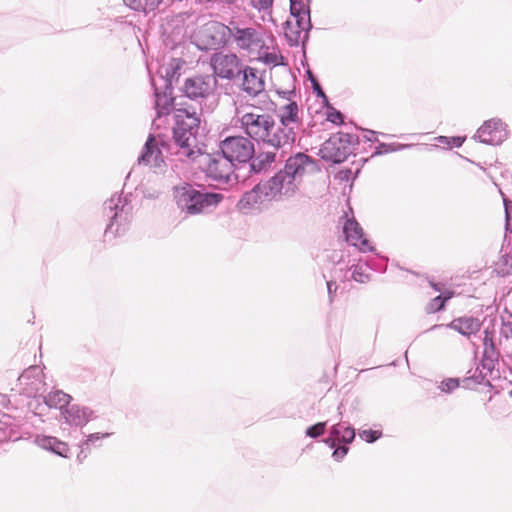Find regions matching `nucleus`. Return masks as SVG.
<instances>
[{
  "label": "nucleus",
  "mask_w": 512,
  "mask_h": 512,
  "mask_svg": "<svg viewBox=\"0 0 512 512\" xmlns=\"http://www.w3.org/2000/svg\"><path fill=\"white\" fill-rule=\"evenodd\" d=\"M328 421L317 422L305 430V435L312 439H318L328 431Z\"/></svg>",
  "instance_id": "c9c22d12"
},
{
  "label": "nucleus",
  "mask_w": 512,
  "mask_h": 512,
  "mask_svg": "<svg viewBox=\"0 0 512 512\" xmlns=\"http://www.w3.org/2000/svg\"><path fill=\"white\" fill-rule=\"evenodd\" d=\"M174 110V126L172 135L174 143L183 150V154L192 161L202 155V150L197 147L194 149L190 140L196 141L200 125V114L202 112L201 103L198 105H188L184 101H175L172 106Z\"/></svg>",
  "instance_id": "f03ea898"
},
{
  "label": "nucleus",
  "mask_w": 512,
  "mask_h": 512,
  "mask_svg": "<svg viewBox=\"0 0 512 512\" xmlns=\"http://www.w3.org/2000/svg\"><path fill=\"white\" fill-rule=\"evenodd\" d=\"M311 88L313 90V92L315 93V95L320 98V97H325V92L322 88V86L320 85L318 79L317 80H311Z\"/></svg>",
  "instance_id": "5fc2aeb1"
},
{
  "label": "nucleus",
  "mask_w": 512,
  "mask_h": 512,
  "mask_svg": "<svg viewBox=\"0 0 512 512\" xmlns=\"http://www.w3.org/2000/svg\"><path fill=\"white\" fill-rule=\"evenodd\" d=\"M508 137L507 125L500 118L485 121L477 130L473 139L480 143L498 146Z\"/></svg>",
  "instance_id": "dca6fc26"
},
{
  "label": "nucleus",
  "mask_w": 512,
  "mask_h": 512,
  "mask_svg": "<svg viewBox=\"0 0 512 512\" xmlns=\"http://www.w3.org/2000/svg\"><path fill=\"white\" fill-rule=\"evenodd\" d=\"M277 93L283 99L289 100V102L292 101L291 98L296 95V91L294 89H292V90H279V91H277Z\"/></svg>",
  "instance_id": "bf43d9fd"
},
{
  "label": "nucleus",
  "mask_w": 512,
  "mask_h": 512,
  "mask_svg": "<svg viewBox=\"0 0 512 512\" xmlns=\"http://www.w3.org/2000/svg\"><path fill=\"white\" fill-rule=\"evenodd\" d=\"M500 334L506 339L512 338V313L507 309L501 314Z\"/></svg>",
  "instance_id": "72a5a7b5"
},
{
  "label": "nucleus",
  "mask_w": 512,
  "mask_h": 512,
  "mask_svg": "<svg viewBox=\"0 0 512 512\" xmlns=\"http://www.w3.org/2000/svg\"><path fill=\"white\" fill-rule=\"evenodd\" d=\"M413 147V144H402V143H383L378 142V145L375 147V151L372 156H380L392 152L402 151L407 148Z\"/></svg>",
  "instance_id": "7c9ffc66"
},
{
  "label": "nucleus",
  "mask_w": 512,
  "mask_h": 512,
  "mask_svg": "<svg viewBox=\"0 0 512 512\" xmlns=\"http://www.w3.org/2000/svg\"><path fill=\"white\" fill-rule=\"evenodd\" d=\"M18 381L21 386V394L26 398L43 395L46 391V384L41 378V370L38 366H30L24 370Z\"/></svg>",
  "instance_id": "a211bd4d"
},
{
  "label": "nucleus",
  "mask_w": 512,
  "mask_h": 512,
  "mask_svg": "<svg viewBox=\"0 0 512 512\" xmlns=\"http://www.w3.org/2000/svg\"><path fill=\"white\" fill-rule=\"evenodd\" d=\"M345 240L349 245L356 247L360 252H374L375 247L365 237V233L361 225L355 218L348 219L343 226Z\"/></svg>",
  "instance_id": "aec40b11"
},
{
  "label": "nucleus",
  "mask_w": 512,
  "mask_h": 512,
  "mask_svg": "<svg viewBox=\"0 0 512 512\" xmlns=\"http://www.w3.org/2000/svg\"><path fill=\"white\" fill-rule=\"evenodd\" d=\"M131 194L125 197L115 193L103 204V216L108 220L104 231V241L122 236L129 229L132 219Z\"/></svg>",
  "instance_id": "7ed1b4c3"
},
{
  "label": "nucleus",
  "mask_w": 512,
  "mask_h": 512,
  "mask_svg": "<svg viewBox=\"0 0 512 512\" xmlns=\"http://www.w3.org/2000/svg\"><path fill=\"white\" fill-rule=\"evenodd\" d=\"M264 64L270 65H282L283 62H278V57L273 52H264L259 58ZM281 61H284V57L280 56Z\"/></svg>",
  "instance_id": "c03bdc74"
},
{
  "label": "nucleus",
  "mask_w": 512,
  "mask_h": 512,
  "mask_svg": "<svg viewBox=\"0 0 512 512\" xmlns=\"http://www.w3.org/2000/svg\"><path fill=\"white\" fill-rule=\"evenodd\" d=\"M495 319H491L490 322L493 324ZM483 356L492 358L494 360H499L500 352L496 347L495 341H494V325H492V330H490V327L487 326L484 329V337H483Z\"/></svg>",
  "instance_id": "a878e982"
},
{
  "label": "nucleus",
  "mask_w": 512,
  "mask_h": 512,
  "mask_svg": "<svg viewBox=\"0 0 512 512\" xmlns=\"http://www.w3.org/2000/svg\"><path fill=\"white\" fill-rule=\"evenodd\" d=\"M27 399V412L31 413L33 416H43L49 410V404L44 394L28 397Z\"/></svg>",
  "instance_id": "c85d7f7f"
},
{
  "label": "nucleus",
  "mask_w": 512,
  "mask_h": 512,
  "mask_svg": "<svg viewBox=\"0 0 512 512\" xmlns=\"http://www.w3.org/2000/svg\"><path fill=\"white\" fill-rule=\"evenodd\" d=\"M503 204L505 209V218H512V200L503 197Z\"/></svg>",
  "instance_id": "13d9d810"
},
{
  "label": "nucleus",
  "mask_w": 512,
  "mask_h": 512,
  "mask_svg": "<svg viewBox=\"0 0 512 512\" xmlns=\"http://www.w3.org/2000/svg\"><path fill=\"white\" fill-rule=\"evenodd\" d=\"M357 129H359V127L356 126ZM360 130H362L365 134L363 135V138L366 142H379L378 139L376 137H374L377 132L373 131V130H370V129H363V128H360Z\"/></svg>",
  "instance_id": "6e6d98bb"
},
{
  "label": "nucleus",
  "mask_w": 512,
  "mask_h": 512,
  "mask_svg": "<svg viewBox=\"0 0 512 512\" xmlns=\"http://www.w3.org/2000/svg\"><path fill=\"white\" fill-rule=\"evenodd\" d=\"M123 3L134 11H144L142 0H123Z\"/></svg>",
  "instance_id": "8fccbe9b"
},
{
  "label": "nucleus",
  "mask_w": 512,
  "mask_h": 512,
  "mask_svg": "<svg viewBox=\"0 0 512 512\" xmlns=\"http://www.w3.org/2000/svg\"><path fill=\"white\" fill-rule=\"evenodd\" d=\"M290 0V15H307L310 13L311 0Z\"/></svg>",
  "instance_id": "e433bc0d"
},
{
  "label": "nucleus",
  "mask_w": 512,
  "mask_h": 512,
  "mask_svg": "<svg viewBox=\"0 0 512 512\" xmlns=\"http://www.w3.org/2000/svg\"><path fill=\"white\" fill-rule=\"evenodd\" d=\"M475 382L478 385H485L487 387L493 388V385L491 384L490 380L488 379V373L483 371L480 366H477L475 369V372L471 375Z\"/></svg>",
  "instance_id": "37998d69"
},
{
  "label": "nucleus",
  "mask_w": 512,
  "mask_h": 512,
  "mask_svg": "<svg viewBox=\"0 0 512 512\" xmlns=\"http://www.w3.org/2000/svg\"><path fill=\"white\" fill-rule=\"evenodd\" d=\"M449 298H450V296H446V295H442V294L434 297L429 302V304L427 306V311L429 313H436L441 310H444Z\"/></svg>",
  "instance_id": "58836bf2"
},
{
  "label": "nucleus",
  "mask_w": 512,
  "mask_h": 512,
  "mask_svg": "<svg viewBox=\"0 0 512 512\" xmlns=\"http://www.w3.org/2000/svg\"><path fill=\"white\" fill-rule=\"evenodd\" d=\"M22 425L23 421L19 416H11L0 412V444L22 439Z\"/></svg>",
  "instance_id": "4be33fe9"
},
{
  "label": "nucleus",
  "mask_w": 512,
  "mask_h": 512,
  "mask_svg": "<svg viewBox=\"0 0 512 512\" xmlns=\"http://www.w3.org/2000/svg\"><path fill=\"white\" fill-rule=\"evenodd\" d=\"M277 196H281L280 192L275 185H272L270 179L261 181L241 196L237 208L240 212L248 214L259 210L264 201L277 199Z\"/></svg>",
  "instance_id": "9b49d317"
},
{
  "label": "nucleus",
  "mask_w": 512,
  "mask_h": 512,
  "mask_svg": "<svg viewBox=\"0 0 512 512\" xmlns=\"http://www.w3.org/2000/svg\"><path fill=\"white\" fill-rule=\"evenodd\" d=\"M359 144L356 134L337 132L332 134L321 146L319 155L322 160L333 164L344 162Z\"/></svg>",
  "instance_id": "1a4fd4ad"
},
{
  "label": "nucleus",
  "mask_w": 512,
  "mask_h": 512,
  "mask_svg": "<svg viewBox=\"0 0 512 512\" xmlns=\"http://www.w3.org/2000/svg\"><path fill=\"white\" fill-rule=\"evenodd\" d=\"M445 327L453 329L463 336L470 337L480 330L481 323L479 319L473 316H464L453 319Z\"/></svg>",
  "instance_id": "b1692460"
},
{
  "label": "nucleus",
  "mask_w": 512,
  "mask_h": 512,
  "mask_svg": "<svg viewBox=\"0 0 512 512\" xmlns=\"http://www.w3.org/2000/svg\"><path fill=\"white\" fill-rule=\"evenodd\" d=\"M509 395L512 398V389L509 391Z\"/></svg>",
  "instance_id": "774afa93"
},
{
  "label": "nucleus",
  "mask_w": 512,
  "mask_h": 512,
  "mask_svg": "<svg viewBox=\"0 0 512 512\" xmlns=\"http://www.w3.org/2000/svg\"><path fill=\"white\" fill-rule=\"evenodd\" d=\"M158 140L153 134H149L143 149L138 157V164L149 165L155 169L165 166L163 151H169L170 143L164 135L158 134Z\"/></svg>",
  "instance_id": "4468645a"
},
{
  "label": "nucleus",
  "mask_w": 512,
  "mask_h": 512,
  "mask_svg": "<svg viewBox=\"0 0 512 512\" xmlns=\"http://www.w3.org/2000/svg\"><path fill=\"white\" fill-rule=\"evenodd\" d=\"M217 79L215 75H197L189 77L185 80L181 91L183 95L177 96L178 101H183V98L197 101L198 99H205L213 93Z\"/></svg>",
  "instance_id": "2eb2a0df"
},
{
  "label": "nucleus",
  "mask_w": 512,
  "mask_h": 512,
  "mask_svg": "<svg viewBox=\"0 0 512 512\" xmlns=\"http://www.w3.org/2000/svg\"><path fill=\"white\" fill-rule=\"evenodd\" d=\"M498 362L499 360L482 356L479 366L483 371L487 372L492 379H495L499 377V371L496 369Z\"/></svg>",
  "instance_id": "f704fd0d"
},
{
  "label": "nucleus",
  "mask_w": 512,
  "mask_h": 512,
  "mask_svg": "<svg viewBox=\"0 0 512 512\" xmlns=\"http://www.w3.org/2000/svg\"><path fill=\"white\" fill-rule=\"evenodd\" d=\"M388 257L375 254L372 257H368L364 260L365 267L379 273H385L388 265Z\"/></svg>",
  "instance_id": "2f4dec72"
},
{
  "label": "nucleus",
  "mask_w": 512,
  "mask_h": 512,
  "mask_svg": "<svg viewBox=\"0 0 512 512\" xmlns=\"http://www.w3.org/2000/svg\"><path fill=\"white\" fill-rule=\"evenodd\" d=\"M199 48L201 50H220L223 49L231 39L229 26L211 21L207 23L199 32Z\"/></svg>",
  "instance_id": "f8f14e48"
},
{
  "label": "nucleus",
  "mask_w": 512,
  "mask_h": 512,
  "mask_svg": "<svg viewBox=\"0 0 512 512\" xmlns=\"http://www.w3.org/2000/svg\"><path fill=\"white\" fill-rule=\"evenodd\" d=\"M337 289H338V285H337L336 281H333V280L327 281V293H328V298H329L330 303H332L334 301V297L337 292Z\"/></svg>",
  "instance_id": "3c124183"
},
{
  "label": "nucleus",
  "mask_w": 512,
  "mask_h": 512,
  "mask_svg": "<svg viewBox=\"0 0 512 512\" xmlns=\"http://www.w3.org/2000/svg\"><path fill=\"white\" fill-rule=\"evenodd\" d=\"M367 267L364 265V260L360 259L359 262L355 265H352L349 270H351V278L355 282L359 283H367L370 281V274L366 272Z\"/></svg>",
  "instance_id": "473e14b6"
},
{
  "label": "nucleus",
  "mask_w": 512,
  "mask_h": 512,
  "mask_svg": "<svg viewBox=\"0 0 512 512\" xmlns=\"http://www.w3.org/2000/svg\"><path fill=\"white\" fill-rule=\"evenodd\" d=\"M320 99H322L323 106H324L326 109H327V107H328L329 105H331V104L329 103V99H328V97H327V95H326V94H325V97H320Z\"/></svg>",
  "instance_id": "69168bd1"
},
{
  "label": "nucleus",
  "mask_w": 512,
  "mask_h": 512,
  "mask_svg": "<svg viewBox=\"0 0 512 512\" xmlns=\"http://www.w3.org/2000/svg\"><path fill=\"white\" fill-rule=\"evenodd\" d=\"M449 141H450V137L449 136H439V137H437V142L439 144L446 145L447 147H448Z\"/></svg>",
  "instance_id": "e2e57ef3"
},
{
  "label": "nucleus",
  "mask_w": 512,
  "mask_h": 512,
  "mask_svg": "<svg viewBox=\"0 0 512 512\" xmlns=\"http://www.w3.org/2000/svg\"><path fill=\"white\" fill-rule=\"evenodd\" d=\"M79 447H80V451L77 454L76 459L79 463H82L87 458L88 454L90 453V450L86 446H84L82 443L79 445Z\"/></svg>",
  "instance_id": "4d7b16f0"
},
{
  "label": "nucleus",
  "mask_w": 512,
  "mask_h": 512,
  "mask_svg": "<svg viewBox=\"0 0 512 512\" xmlns=\"http://www.w3.org/2000/svg\"><path fill=\"white\" fill-rule=\"evenodd\" d=\"M505 232L512 233V218H505Z\"/></svg>",
  "instance_id": "680f3d73"
},
{
  "label": "nucleus",
  "mask_w": 512,
  "mask_h": 512,
  "mask_svg": "<svg viewBox=\"0 0 512 512\" xmlns=\"http://www.w3.org/2000/svg\"><path fill=\"white\" fill-rule=\"evenodd\" d=\"M112 435V433H92L86 436L85 440H83L81 443L86 446L90 451L91 447H99L101 446L100 440L109 438Z\"/></svg>",
  "instance_id": "4c0bfd02"
},
{
  "label": "nucleus",
  "mask_w": 512,
  "mask_h": 512,
  "mask_svg": "<svg viewBox=\"0 0 512 512\" xmlns=\"http://www.w3.org/2000/svg\"><path fill=\"white\" fill-rule=\"evenodd\" d=\"M61 416L64 424L76 428H83L89 421L97 418L91 408L71 403L63 409Z\"/></svg>",
  "instance_id": "412c9836"
},
{
  "label": "nucleus",
  "mask_w": 512,
  "mask_h": 512,
  "mask_svg": "<svg viewBox=\"0 0 512 512\" xmlns=\"http://www.w3.org/2000/svg\"><path fill=\"white\" fill-rule=\"evenodd\" d=\"M312 162V157L303 152H297L285 160L284 168L275 173L270 178V182L276 186L280 195L291 197L297 190L296 177L301 175L305 166Z\"/></svg>",
  "instance_id": "0eeeda50"
},
{
  "label": "nucleus",
  "mask_w": 512,
  "mask_h": 512,
  "mask_svg": "<svg viewBox=\"0 0 512 512\" xmlns=\"http://www.w3.org/2000/svg\"><path fill=\"white\" fill-rule=\"evenodd\" d=\"M240 76H242V90L248 95L259 96L260 100L265 104V109L268 112L276 113L277 104L264 92L265 82L259 76L258 70L246 65Z\"/></svg>",
  "instance_id": "ddd939ff"
},
{
  "label": "nucleus",
  "mask_w": 512,
  "mask_h": 512,
  "mask_svg": "<svg viewBox=\"0 0 512 512\" xmlns=\"http://www.w3.org/2000/svg\"><path fill=\"white\" fill-rule=\"evenodd\" d=\"M47 399V403L49 404L50 408H58L60 410V414L63 412V409H65L71 402L72 397L63 392L62 390H55L48 393V395H45Z\"/></svg>",
  "instance_id": "cd10ccee"
},
{
  "label": "nucleus",
  "mask_w": 512,
  "mask_h": 512,
  "mask_svg": "<svg viewBox=\"0 0 512 512\" xmlns=\"http://www.w3.org/2000/svg\"><path fill=\"white\" fill-rule=\"evenodd\" d=\"M177 207L188 215H197L206 207L218 205L224 198L221 193L206 191L200 186L184 183L173 188Z\"/></svg>",
  "instance_id": "20e7f679"
},
{
  "label": "nucleus",
  "mask_w": 512,
  "mask_h": 512,
  "mask_svg": "<svg viewBox=\"0 0 512 512\" xmlns=\"http://www.w3.org/2000/svg\"><path fill=\"white\" fill-rule=\"evenodd\" d=\"M320 99H322L323 106H324L326 109H327V107H328L329 105H331V104L329 103V99H328V97H327V95H326V94H325V97H320Z\"/></svg>",
  "instance_id": "0e129e2a"
},
{
  "label": "nucleus",
  "mask_w": 512,
  "mask_h": 512,
  "mask_svg": "<svg viewBox=\"0 0 512 512\" xmlns=\"http://www.w3.org/2000/svg\"><path fill=\"white\" fill-rule=\"evenodd\" d=\"M478 384L475 382L472 376H466L463 378H460V387H463L465 389L473 390L476 388Z\"/></svg>",
  "instance_id": "09e8293b"
},
{
  "label": "nucleus",
  "mask_w": 512,
  "mask_h": 512,
  "mask_svg": "<svg viewBox=\"0 0 512 512\" xmlns=\"http://www.w3.org/2000/svg\"><path fill=\"white\" fill-rule=\"evenodd\" d=\"M304 60L302 61V65L303 66H307V70H306V77L307 79L311 82V80H317V77L313 74V72L310 70L309 66H308V63H307V60H306V56L304 57Z\"/></svg>",
  "instance_id": "052dcab7"
},
{
  "label": "nucleus",
  "mask_w": 512,
  "mask_h": 512,
  "mask_svg": "<svg viewBox=\"0 0 512 512\" xmlns=\"http://www.w3.org/2000/svg\"><path fill=\"white\" fill-rule=\"evenodd\" d=\"M229 29L231 31V38H233L240 49H262L265 46L261 33L253 27L240 28L236 24L231 23Z\"/></svg>",
  "instance_id": "f3484780"
},
{
  "label": "nucleus",
  "mask_w": 512,
  "mask_h": 512,
  "mask_svg": "<svg viewBox=\"0 0 512 512\" xmlns=\"http://www.w3.org/2000/svg\"><path fill=\"white\" fill-rule=\"evenodd\" d=\"M360 170L358 169L355 174H353L352 170L349 168L342 169L337 173V178L341 181H350L354 180L355 177L359 174Z\"/></svg>",
  "instance_id": "a18cd8bd"
},
{
  "label": "nucleus",
  "mask_w": 512,
  "mask_h": 512,
  "mask_svg": "<svg viewBox=\"0 0 512 512\" xmlns=\"http://www.w3.org/2000/svg\"><path fill=\"white\" fill-rule=\"evenodd\" d=\"M284 37L290 47H298L301 44L302 30L297 28L291 20H286L283 24Z\"/></svg>",
  "instance_id": "c756f323"
},
{
  "label": "nucleus",
  "mask_w": 512,
  "mask_h": 512,
  "mask_svg": "<svg viewBox=\"0 0 512 512\" xmlns=\"http://www.w3.org/2000/svg\"><path fill=\"white\" fill-rule=\"evenodd\" d=\"M34 443L40 448L49 451L57 456L68 458L69 447L66 442L59 440L57 437L48 435H36Z\"/></svg>",
  "instance_id": "5701e85b"
},
{
  "label": "nucleus",
  "mask_w": 512,
  "mask_h": 512,
  "mask_svg": "<svg viewBox=\"0 0 512 512\" xmlns=\"http://www.w3.org/2000/svg\"><path fill=\"white\" fill-rule=\"evenodd\" d=\"M163 0H142L144 13L153 12L158 9Z\"/></svg>",
  "instance_id": "de8ad7c7"
},
{
  "label": "nucleus",
  "mask_w": 512,
  "mask_h": 512,
  "mask_svg": "<svg viewBox=\"0 0 512 512\" xmlns=\"http://www.w3.org/2000/svg\"><path fill=\"white\" fill-rule=\"evenodd\" d=\"M443 326H444L443 324H441V325L436 324V325H433V326L430 328V330H436V329L441 328V327H443Z\"/></svg>",
  "instance_id": "338daca9"
},
{
  "label": "nucleus",
  "mask_w": 512,
  "mask_h": 512,
  "mask_svg": "<svg viewBox=\"0 0 512 512\" xmlns=\"http://www.w3.org/2000/svg\"><path fill=\"white\" fill-rule=\"evenodd\" d=\"M252 6L258 11H266L273 5V0H250Z\"/></svg>",
  "instance_id": "49530a36"
},
{
  "label": "nucleus",
  "mask_w": 512,
  "mask_h": 512,
  "mask_svg": "<svg viewBox=\"0 0 512 512\" xmlns=\"http://www.w3.org/2000/svg\"><path fill=\"white\" fill-rule=\"evenodd\" d=\"M326 120L340 126L344 123V115L340 110L329 105L326 110Z\"/></svg>",
  "instance_id": "a19ab883"
},
{
  "label": "nucleus",
  "mask_w": 512,
  "mask_h": 512,
  "mask_svg": "<svg viewBox=\"0 0 512 512\" xmlns=\"http://www.w3.org/2000/svg\"><path fill=\"white\" fill-rule=\"evenodd\" d=\"M359 437L365 441L366 443L372 444L375 443L377 440H379L383 433L381 430H372V429H364L359 430L358 432Z\"/></svg>",
  "instance_id": "79ce46f5"
},
{
  "label": "nucleus",
  "mask_w": 512,
  "mask_h": 512,
  "mask_svg": "<svg viewBox=\"0 0 512 512\" xmlns=\"http://www.w3.org/2000/svg\"><path fill=\"white\" fill-rule=\"evenodd\" d=\"M239 121L240 127L244 130L249 140H253L257 144L273 147L276 151L281 152L280 146L275 141L272 142L273 136L276 134V126L274 117L271 114L247 112L241 116Z\"/></svg>",
  "instance_id": "39448f33"
},
{
  "label": "nucleus",
  "mask_w": 512,
  "mask_h": 512,
  "mask_svg": "<svg viewBox=\"0 0 512 512\" xmlns=\"http://www.w3.org/2000/svg\"><path fill=\"white\" fill-rule=\"evenodd\" d=\"M179 70V64H171L164 68L165 74L162 76L165 82L163 91H159L153 79L151 80L155 97L156 117L158 119L170 115L172 106L175 104V101H178V97L173 96V81L179 78Z\"/></svg>",
  "instance_id": "9d476101"
},
{
  "label": "nucleus",
  "mask_w": 512,
  "mask_h": 512,
  "mask_svg": "<svg viewBox=\"0 0 512 512\" xmlns=\"http://www.w3.org/2000/svg\"><path fill=\"white\" fill-rule=\"evenodd\" d=\"M466 137L465 136H451L448 144V148H459L463 145Z\"/></svg>",
  "instance_id": "603ef678"
},
{
  "label": "nucleus",
  "mask_w": 512,
  "mask_h": 512,
  "mask_svg": "<svg viewBox=\"0 0 512 512\" xmlns=\"http://www.w3.org/2000/svg\"><path fill=\"white\" fill-rule=\"evenodd\" d=\"M311 88L313 90V92L315 93V95L320 98V97H325V92L322 88V86L320 85L318 79L317 80H311Z\"/></svg>",
  "instance_id": "864d4df0"
},
{
  "label": "nucleus",
  "mask_w": 512,
  "mask_h": 512,
  "mask_svg": "<svg viewBox=\"0 0 512 512\" xmlns=\"http://www.w3.org/2000/svg\"><path fill=\"white\" fill-rule=\"evenodd\" d=\"M459 387L460 378L453 377L443 379L438 385V389L445 394H451Z\"/></svg>",
  "instance_id": "ea45409f"
},
{
  "label": "nucleus",
  "mask_w": 512,
  "mask_h": 512,
  "mask_svg": "<svg viewBox=\"0 0 512 512\" xmlns=\"http://www.w3.org/2000/svg\"><path fill=\"white\" fill-rule=\"evenodd\" d=\"M293 18H295V26L302 30L303 37L301 40V47L303 56L305 57V50L307 43L310 38V32L313 28L312 22H311V15L310 13H307V15H291Z\"/></svg>",
  "instance_id": "bb28decb"
},
{
  "label": "nucleus",
  "mask_w": 512,
  "mask_h": 512,
  "mask_svg": "<svg viewBox=\"0 0 512 512\" xmlns=\"http://www.w3.org/2000/svg\"><path fill=\"white\" fill-rule=\"evenodd\" d=\"M343 407L342 402L338 404V422L328 428L327 436L322 439V442L333 450L331 457L337 462H341L347 456L356 437L355 428L343 420Z\"/></svg>",
  "instance_id": "423d86ee"
},
{
  "label": "nucleus",
  "mask_w": 512,
  "mask_h": 512,
  "mask_svg": "<svg viewBox=\"0 0 512 512\" xmlns=\"http://www.w3.org/2000/svg\"><path fill=\"white\" fill-rule=\"evenodd\" d=\"M255 154L254 144L244 136H227L219 142V149L214 153L202 152L201 163L205 165L207 177L220 183H229L237 169L246 166Z\"/></svg>",
  "instance_id": "f257e3e1"
},
{
  "label": "nucleus",
  "mask_w": 512,
  "mask_h": 512,
  "mask_svg": "<svg viewBox=\"0 0 512 512\" xmlns=\"http://www.w3.org/2000/svg\"><path fill=\"white\" fill-rule=\"evenodd\" d=\"M280 161H283L284 158H280V155L278 156ZM277 160V152L272 151H266V152H260L257 155L254 154L252 156L251 160L247 163L249 167V172L260 174L262 172H266L271 165L276 162Z\"/></svg>",
  "instance_id": "393cba45"
},
{
  "label": "nucleus",
  "mask_w": 512,
  "mask_h": 512,
  "mask_svg": "<svg viewBox=\"0 0 512 512\" xmlns=\"http://www.w3.org/2000/svg\"><path fill=\"white\" fill-rule=\"evenodd\" d=\"M215 75L220 78L233 80L240 77L244 68L236 54L218 55L212 58Z\"/></svg>",
  "instance_id": "6ab92c4d"
},
{
  "label": "nucleus",
  "mask_w": 512,
  "mask_h": 512,
  "mask_svg": "<svg viewBox=\"0 0 512 512\" xmlns=\"http://www.w3.org/2000/svg\"><path fill=\"white\" fill-rule=\"evenodd\" d=\"M299 109L296 101H290L280 109L278 114L280 124L276 127V134L273 136L272 142L280 146V158H285L292 150L296 141V132L291 124L299 122Z\"/></svg>",
  "instance_id": "6e6552de"
}]
</instances>
